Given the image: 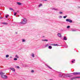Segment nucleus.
<instances>
[{"label":"nucleus","instance_id":"nucleus-1","mask_svg":"<svg viewBox=\"0 0 80 80\" xmlns=\"http://www.w3.org/2000/svg\"><path fill=\"white\" fill-rule=\"evenodd\" d=\"M22 22H20L19 24H26V23H27V19L24 18L23 19H22Z\"/></svg>","mask_w":80,"mask_h":80},{"label":"nucleus","instance_id":"nucleus-2","mask_svg":"<svg viewBox=\"0 0 80 80\" xmlns=\"http://www.w3.org/2000/svg\"><path fill=\"white\" fill-rule=\"evenodd\" d=\"M1 78H3L4 79H7V78H8V77L5 75H1Z\"/></svg>","mask_w":80,"mask_h":80},{"label":"nucleus","instance_id":"nucleus-3","mask_svg":"<svg viewBox=\"0 0 80 80\" xmlns=\"http://www.w3.org/2000/svg\"><path fill=\"white\" fill-rule=\"evenodd\" d=\"M71 74H72V75H80V72H74L71 73Z\"/></svg>","mask_w":80,"mask_h":80},{"label":"nucleus","instance_id":"nucleus-4","mask_svg":"<svg viewBox=\"0 0 80 80\" xmlns=\"http://www.w3.org/2000/svg\"><path fill=\"white\" fill-rule=\"evenodd\" d=\"M66 22H68L70 23H72V21L71 19H66Z\"/></svg>","mask_w":80,"mask_h":80},{"label":"nucleus","instance_id":"nucleus-5","mask_svg":"<svg viewBox=\"0 0 80 80\" xmlns=\"http://www.w3.org/2000/svg\"><path fill=\"white\" fill-rule=\"evenodd\" d=\"M80 77H74L73 78H71V79L72 80H74L75 79H76V78H80Z\"/></svg>","mask_w":80,"mask_h":80},{"label":"nucleus","instance_id":"nucleus-6","mask_svg":"<svg viewBox=\"0 0 80 80\" xmlns=\"http://www.w3.org/2000/svg\"><path fill=\"white\" fill-rule=\"evenodd\" d=\"M63 76H64V74H63L62 73H59V77H63Z\"/></svg>","mask_w":80,"mask_h":80},{"label":"nucleus","instance_id":"nucleus-7","mask_svg":"<svg viewBox=\"0 0 80 80\" xmlns=\"http://www.w3.org/2000/svg\"><path fill=\"white\" fill-rule=\"evenodd\" d=\"M63 77H68V74H64Z\"/></svg>","mask_w":80,"mask_h":80},{"label":"nucleus","instance_id":"nucleus-8","mask_svg":"<svg viewBox=\"0 0 80 80\" xmlns=\"http://www.w3.org/2000/svg\"><path fill=\"white\" fill-rule=\"evenodd\" d=\"M58 36L60 38L62 37V35L60 33H58Z\"/></svg>","mask_w":80,"mask_h":80},{"label":"nucleus","instance_id":"nucleus-9","mask_svg":"<svg viewBox=\"0 0 80 80\" xmlns=\"http://www.w3.org/2000/svg\"><path fill=\"white\" fill-rule=\"evenodd\" d=\"M5 72H0V75H4V74H5Z\"/></svg>","mask_w":80,"mask_h":80},{"label":"nucleus","instance_id":"nucleus-10","mask_svg":"<svg viewBox=\"0 0 80 80\" xmlns=\"http://www.w3.org/2000/svg\"><path fill=\"white\" fill-rule=\"evenodd\" d=\"M10 69L11 70H12V71H13L14 72H15V69H14V68H10Z\"/></svg>","mask_w":80,"mask_h":80},{"label":"nucleus","instance_id":"nucleus-11","mask_svg":"<svg viewBox=\"0 0 80 80\" xmlns=\"http://www.w3.org/2000/svg\"><path fill=\"white\" fill-rule=\"evenodd\" d=\"M17 3L18 5H22V3L19 2H17Z\"/></svg>","mask_w":80,"mask_h":80},{"label":"nucleus","instance_id":"nucleus-12","mask_svg":"<svg viewBox=\"0 0 80 80\" xmlns=\"http://www.w3.org/2000/svg\"><path fill=\"white\" fill-rule=\"evenodd\" d=\"M9 10H12V11H13V12H14V10H13V8H9Z\"/></svg>","mask_w":80,"mask_h":80},{"label":"nucleus","instance_id":"nucleus-13","mask_svg":"<svg viewBox=\"0 0 80 80\" xmlns=\"http://www.w3.org/2000/svg\"><path fill=\"white\" fill-rule=\"evenodd\" d=\"M72 32H77V30H76L75 29H72Z\"/></svg>","mask_w":80,"mask_h":80},{"label":"nucleus","instance_id":"nucleus-14","mask_svg":"<svg viewBox=\"0 0 80 80\" xmlns=\"http://www.w3.org/2000/svg\"><path fill=\"white\" fill-rule=\"evenodd\" d=\"M46 65L47 66V67H48V68H50V69H52V68H51V67H50L49 66H48V65L46 64Z\"/></svg>","mask_w":80,"mask_h":80},{"label":"nucleus","instance_id":"nucleus-15","mask_svg":"<svg viewBox=\"0 0 80 80\" xmlns=\"http://www.w3.org/2000/svg\"><path fill=\"white\" fill-rule=\"evenodd\" d=\"M63 39L64 40H67V39L66 38V37H64Z\"/></svg>","mask_w":80,"mask_h":80},{"label":"nucleus","instance_id":"nucleus-16","mask_svg":"<svg viewBox=\"0 0 80 80\" xmlns=\"http://www.w3.org/2000/svg\"><path fill=\"white\" fill-rule=\"evenodd\" d=\"M52 10H58V9H56L55 8H52Z\"/></svg>","mask_w":80,"mask_h":80},{"label":"nucleus","instance_id":"nucleus-17","mask_svg":"<svg viewBox=\"0 0 80 80\" xmlns=\"http://www.w3.org/2000/svg\"><path fill=\"white\" fill-rule=\"evenodd\" d=\"M72 77V75L68 74V77L70 78V77Z\"/></svg>","mask_w":80,"mask_h":80},{"label":"nucleus","instance_id":"nucleus-18","mask_svg":"<svg viewBox=\"0 0 80 80\" xmlns=\"http://www.w3.org/2000/svg\"><path fill=\"white\" fill-rule=\"evenodd\" d=\"M15 57H16V58H19V57H18V55H17V54L15 56Z\"/></svg>","mask_w":80,"mask_h":80},{"label":"nucleus","instance_id":"nucleus-19","mask_svg":"<svg viewBox=\"0 0 80 80\" xmlns=\"http://www.w3.org/2000/svg\"><path fill=\"white\" fill-rule=\"evenodd\" d=\"M2 24H4V25H7L8 23L7 22H2Z\"/></svg>","mask_w":80,"mask_h":80},{"label":"nucleus","instance_id":"nucleus-20","mask_svg":"<svg viewBox=\"0 0 80 80\" xmlns=\"http://www.w3.org/2000/svg\"><path fill=\"white\" fill-rule=\"evenodd\" d=\"M6 58H8V57H9V55H6Z\"/></svg>","mask_w":80,"mask_h":80},{"label":"nucleus","instance_id":"nucleus-21","mask_svg":"<svg viewBox=\"0 0 80 80\" xmlns=\"http://www.w3.org/2000/svg\"><path fill=\"white\" fill-rule=\"evenodd\" d=\"M49 49H52V46H49Z\"/></svg>","mask_w":80,"mask_h":80},{"label":"nucleus","instance_id":"nucleus-22","mask_svg":"<svg viewBox=\"0 0 80 80\" xmlns=\"http://www.w3.org/2000/svg\"><path fill=\"white\" fill-rule=\"evenodd\" d=\"M54 46H59V45H58V44H53V45Z\"/></svg>","mask_w":80,"mask_h":80},{"label":"nucleus","instance_id":"nucleus-23","mask_svg":"<svg viewBox=\"0 0 80 80\" xmlns=\"http://www.w3.org/2000/svg\"><path fill=\"white\" fill-rule=\"evenodd\" d=\"M48 46H49V45L48 44H47L45 46V47H48Z\"/></svg>","mask_w":80,"mask_h":80},{"label":"nucleus","instance_id":"nucleus-24","mask_svg":"<svg viewBox=\"0 0 80 80\" xmlns=\"http://www.w3.org/2000/svg\"><path fill=\"white\" fill-rule=\"evenodd\" d=\"M9 16V15H7L6 16V18H7V17H8Z\"/></svg>","mask_w":80,"mask_h":80},{"label":"nucleus","instance_id":"nucleus-25","mask_svg":"<svg viewBox=\"0 0 80 80\" xmlns=\"http://www.w3.org/2000/svg\"><path fill=\"white\" fill-rule=\"evenodd\" d=\"M66 17H67V16H63V18H66Z\"/></svg>","mask_w":80,"mask_h":80},{"label":"nucleus","instance_id":"nucleus-26","mask_svg":"<svg viewBox=\"0 0 80 80\" xmlns=\"http://www.w3.org/2000/svg\"><path fill=\"white\" fill-rule=\"evenodd\" d=\"M59 18H62V16H60L59 17Z\"/></svg>","mask_w":80,"mask_h":80},{"label":"nucleus","instance_id":"nucleus-27","mask_svg":"<svg viewBox=\"0 0 80 80\" xmlns=\"http://www.w3.org/2000/svg\"><path fill=\"white\" fill-rule=\"evenodd\" d=\"M32 57H34V54L32 53Z\"/></svg>","mask_w":80,"mask_h":80},{"label":"nucleus","instance_id":"nucleus-28","mask_svg":"<svg viewBox=\"0 0 80 80\" xmlns=\"http://www.w3.org/2000/svg\"><path fill=\"white\" fill-rule=\"evenodd\" d=\"M70 26H68L67 27V28H70Z\"/></svg>","mask_w":80,"mask_h":80},{"label":"nucleus","instance_id":"nucleus-29","mask_svg":"<svg viewBox=\"0 0 80 80\" xmlns=\"http://www.w3.org/2000/svg\"><path fill=\"white\" fill-rule=\"evenodd\" d=\"M31 73H33V72H34V71L33 70H32L31 71Z\"/></svg>","mask_w":80,"mask_h":80},{"label":"nucleus","instance_id":"nucleus-30","mask_svg":"<svg viewBox=\"0 0 80 80\" xmlns=\"http://www.w3.org/2000/svg\"><path fill=\"white\" fill-rule=\"evenodd\" d=\"M42 4H40L39 5V7H41V6H42Z\"/></svg>","mask_w":80,"mask_h":80},{"label":"nucleus","instance_id":"nucleus-31","mask_svg":"<svg viewBox=\"0 0 80 80\" xmlns=\"http://www.w3.org/2000/svg\"><path fill=\"white\" fill-rule=\"evenodd\" d=\"M16 14H17V12H14V16H16Z\"/></svg>","mask_w":80,"mask_h":80},{"label":"nucleus","instance_id":"nucleus-32","mask_svg":"<svg viewBox=\"0 0 80 80\" xmlns=\"http://www.w3.org/2000/svg\"><path fill=\"white\" fill-rule=\"evenodd\" d=\"M25 42V40H24V39H22V42Z\"/></svg>","mask_w":80,"mask_h":80},{"label":"nucleus","instance_id":"nucleus-33","mask_svg":"<svg viewBox=\"0 0 80 80\" xmlns=\"http://www.w3.org/2000/svg\"><path fill=\"white\" fill-rule=\"evenodd\" d=\"M14 60H17V58H14Z\"/></svg>","mask_w":80,"mask_h":80},{"label":"nucleus","instance_id":"nucleus-34","mask_svg":"<svg viewBox=\"0 0 80 80\" xmlns=\"http://www.w3.org/2000/svg\"><path fill=\"white\" fill-rule=\"evenodd\" d=\"M48 40H47V39H44V41L48 42Z\"/></svg>","mask_w":80,"mask_h":80},{"label":"nucleus","instance_id":"nucleus-35","mask_svg":"<svg viewBox=\"0 0 80 80\" xmlns=\"http://www.w3.org/2000/svg\"><path fill=\"white\" fill-rule=\"evenodd\" d=\"M62 12H59V13L60 14H62Z\"/></svg>","mask_w":80,"mask_h":80},{"label":"nucleus","instance_id":"nucleus-36","mask_svg":"<svg viewBox=\"0 0 80 80\" xmlns=\"http://www.w3.org/2000/svg\"><path fill=\"white\" fill-rule=\"evenodd\" d=\"M17 68H20V67H19V66H17Z\"/></svg>","mask_w":80,"mask_h":80},{"label":"nucleus","instance_id":"nucleus-37","mask_svg":"<svg viewBox=\"0 0 80 80\" xmlns=\"http://www.w3.org/2000/svg\"><path fill=\"white\" fill-rule=\"evenodd\" d=\"M10 58H12V57H10Z\"/></svg>","mask_w":80,"mask_h":80},{"label":"nucleus","instance_id":"nucleus-38","mask_svg":"<svg viewBox=\"0 0 80 80\" xmlns=\"http://www.w3.org/2000/svg\"><path fill=\"white\" fill-rule=\"evenodd\" d=\"M42 41H45V39H44V40H43V39L42 40Z\"/></svg>","mask_w":80,"mask_h":80},{"label":"nucleus","instance_id":"nucleus-39","mask_svg":"<svg viewBox=\"0 0 80 80\" xmlns=\"http://www.w3.org/2000/svg\"><path fill=\"white\" fill-rule=\"evenodd\" d=\"M72 63H73V61H72Z\"/></svg>","mask_w":80,"mask_h":80},{"label":"nucleus","instance_id":"nucleus-40","mask_svg":"<svg viewBox=\"0 0 80 80\" xmlns=\"http://www.w3.org/2000/svg\"><path fill=\"white\" fill-rule=\"evenodd\" d=\"M47 0H44V1H47Z\"/></svg>","mask_w":80,"mask_h":80},{"label":"nucleus","instance_id":"nucleus-41","mask_svg":"<svg viewBox=\"0 0 80 80\" xmlns=\"http://www.w3.org/2000/svg\"><path fill=\"white\" fill-rule=\"evenodd\" d=\"M16 34H17V32H16Z\"/></svg>","mask_w":80,"mask_h":80},{"label":"nucleus","instance_id":"nucleus-42","mask_svg":"<svg viewBox=\"0 0 80 80\" xmlns=\"http://www.w3.org/2000/svg\"><path fill=\"white\" fill-rule=\"evenodd\" d=\"M17 12H18V11H17Z\"/></svg>","mask_w":80,"mask_h":80},{"label":"nucleus","instance_id":"nucleus-43","mask_svg":"<svg viewBox=\"0 0 80 80\" xmlns=\"http://www.w3.org/2000/svg\"><path fill=\"white\" fill-rule=\"evenodd\" d=\"M1 17H0V19H1Z\"/></svg>","mask_w":80,"mask_h":80},{"label":"nucleus","instance_id":"nucleus-44","mask_svg":"<svg viewBox=\"0 0 80 80\" xmlns=\"http://www.w3.org/2000/svg\"><path fill=\"white\" fill-rule=\"evenodd\" d=\"M73 61H75V60H73Z\"/></svg>","mask_w":80,"mask_h":80},{"label":"nucleus","instance_id":"nucleus-45","mask_svg":"<svg viewBox=\"0 0 80 80\" xmlns=\"http://www.w3.org/2000/svg\"><path fill=\"white\" fill-rule=\"evenodd\" d=\"M0 15H1V13H0Z\"/></svg>","mask_w":80,"mask_h":80}]
</instances>
